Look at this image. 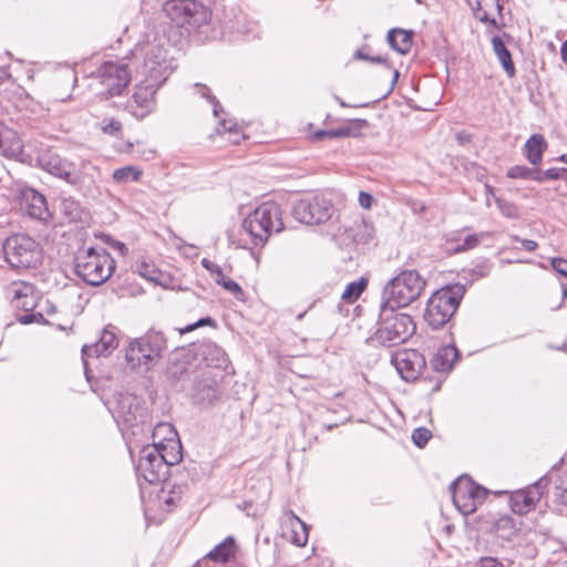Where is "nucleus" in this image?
I'll return each mask as SVG.
<instances>
[{"label": "nucleus", "instance_id": "f257e3e1", "mask_svg": "<svg viewBox=\"0 0 567 567\" xmlns=\"http://www.w3.org/2000/svg\"><path fill=\"white\" fill-rule=\"evenodd\" d=\"M133 59L136 62V75L144 82L164 84L175 69L167 50L155 40L138 45L133 51Z\"/></svg>", "mask_w": 567, "mask_h": 567}, {"label": "nucleus", "instance_id": "f03ea898", "mask_svg": "<svg viewBox=\"0 0 567 567\" xmlns=\"http://www.w3.org/2000/svg\"><path fill=\"white\" fill-rule=\"evenodd\" d=\"M399 308L380 303L378 328L370 340L384 347H394L408 341L415 332V323L408 313L398 312Z\"/></svg>", "mask_w": 567, "mask_h": 567}, {"label": "nucleus", "instance_id": "7ed1b4c3", "mask_svg": "<svg viewBox=\"0 0 567 567\" xmlns=\"http://www.w3.org/2000/svg\"><path fill=\"white\" fill-rule=\"evenodd\" d=\"M115 270V260L103 247L80 248L74 256V271L90 286L104 284Z\"/></svg>", "mask_w": 567, "mask_h": 567}, {"label": "nucleus", "instance_id": "20e7f679", "mask_svg": "<svg viewBox=\"0 0 567 567\" xmlns=\"http://www.w3.org/2000/svg\"><path fill=\"white\" fill-rule=\"evenodd\" d=\"M35 162L47 173L63 179L79 189L90 188L93 184V177L89 171H95L96 167L89 163H82L78 166L50 148L41 151Z\"/></svg>", "mask_w": 567, "mask_h": 567}, {"label": "nucleus", "instance_id": "39448f33", "mask_svg": "<svg viewBox=\"0 0 567 567\" xmlns=\"http://www.w3.org/2000/svg\"><path fill=\"white\" fill-rule=\"evenodd\" d=\"M425 287L426 280L417 270H402L383 287L381 302L395 308H405L421 297Z\"/></svg>", "mask_w": 567, "mask_h": 567}, {"label": "nucleus", "instance_id": "423d86ee", "mask_svg": "<svg viewBox=\"0 0 567 567\" xmlns=\"http://www.w3.org/2000/svg\"><path fill=\"white\" fill-rule=\"evenodd\" d=\"M280 206L275 202H264L250 213L241 224L255 246H264L272 234L284 229Z\"/></svg>", "mask_w": 567, "mask_h": 567}, {"label": "nucleus", "instance_id": "0eeeda50", "mask_svg": "<svg viewBox=\"0 0 567 567\" xmlns=\"http://www.w3.org/2000/svg\"><path fill=\"white\" fill-rule=\"evenodd\" d=\"M465 293V286L454 284L436 290L427 300L424 319L433 329L445 326L456 312Z\"/></svg>", "mask_w": 567, "mask_h": 567}, {"label": "nucleus", "instance_id": "6e6552de", "mask_svg": "<svg viewBox=\"0 0 567 567\" xmlns=\"http://www.w3.org/2000/svg\"><path fill=\"white\" fill-rule=\"evenodd\" d=\"M163 11L171 22L181 29V35L189 34L210 21L212 12L196 0H167Z\"/></svg>", "mask_w": 567, "mask_h": 567}, {"label": "nucleus", "instance_id": "1a4fd4ad", "mask_svg": "<svg viewBox=\"0 0 567 567\" xmlns=\"http://www.w3.org/2000/svg\"><path fill=\"white\" fill-rule=\"evenodd\" d=\"M166 349V339L163 332L151 331L144 337L130 342L125 358L133 367L150 370L154 367Z\"/></svg>", "mask_w": 567, "mask_h": 567}, {"label": "nucleus", "instance_id": "9d476101", "mask_svg": "<svg viewBox=\"0 0 567 567\" xmlns=\"http://www.w3.org/2000/svg\"><path fill=\"white\" fill-rule=\"evenodd\" d=\"M6 261L12 267L24 269L35 266L42 258L38 241L27 234H13L2 244Z\"/></svg>", "mask_w": 567, "mask_h": 567}, {"label": "nucleus", "instance_id": "9b49d317", "mask_svg": "<svg viewBox=\"0 0 567 567\" xmlns=\"http://www.w3.org/2000/svg\"><path fill=\"white\" fill-rule=\"evenodd\" d=\"M450 491L454 506L465 516L474 513L486 497V489L477 485L468 475H461L452 482Z\"/></svg>", "mask_w": 567, "mask_h": 567}, {"label": "nucleus", "instance_id": "f8f14e48", "mask_svg": "<svg viewBox=\"0 0 567 567\" xmlns=\"http://www.w3.org/2000/svg\"><path fill=\"white\" fill-rule=\"evenodd\" d=\"M224 374L204 370L195 377L190 391L192 402L202 408H209L218 402L223 394L221 381Z\"/></svg>", "mask_w": 567, "mask_h": 567}, {"label": "nucleus", "instance_id": "ddd939ff", "mask_svg": "<svg viewBox=\"0 0 567 567\" xmlns=\"http://www.w3.org/2000/svg\"><path fill=\"white\" fill-rule=\"evenodd\" d=\"M333 204L322 195L300 199L292 209L297 220L307 225H318L329 220L333 214Z\"/></svg>", "mask_w": 567, "mask_h": 567}, {"label": "nucleus", "instance_id": "4468645a", "mask_svg": "<svg viewBox=\"0 0 567 567\" xmlns=\"http://www.w3.org/2000/svg\"><path fill=\"white\" fill-rule=\"evenodd\" d=\"M164 460L156 446H144L140 452V460L136 466L138 477L144 478L148 484L165 481L168 470Z\"/></svg>", "mask_w": 567, "mask_h": 567}, {"label": "nucleus", "instance_id": "2eb2a0df", "mask_svg": "<svg viewBox=\"0 0 567 567\" xmlns=\"http://www.w3.org/2000/svg\"><path fill=\"white\" fill-rule=\"evenodd\" d=\"M97 78L105 90L103 93L107 96H115L120 95L128 85L131 74L126 63L107 61L100 66Z\"/></svg>", "mask_w": 567, "mask_h": 567}, {"label": "nucleus", "instance_id": "dca6fc26", "mask_svg": "<svg viewBox=\"0 0 567 567\" xmlns=\"http://www.w3.org/2000/svg\"><path fill=\"white\" fill-rule=\"evenodd\" d=\"M549 481L550 478L543 476L527 487L512 492L509 495L511 509L518 515H524L535 509L536 504L548 487Z\"/></svg>", "mask_w": 567, "mask_h": 567}, {"label": "nucleus", "instance_id": "f3484780", "mask_svg": "<svg viewBox=\"0 0 567 567\" xmlns=\"http://www.w3.org/2000/svg\"><path fill=\"white\" fill-rule=\"evenodd\" d=\"M162 85L151 81L144 82L140 79L132 100L127 104L130 113L137 120H143L154 112L156 107L155 94Z\"/></svg>", "mask_w": 567, "mask_h": 567}, {"label": "nucleus", "instance_id": "a211bd4d", "mask_svg": "<svg viewBox=\"0 0 567 567\" xmlns=\"http://www.w3.org/2000/svg\"><path fill=\"white\" fill-rule=\"evenodd\" d=\"M189 350L195 357V362L200 363V368H197L199 372L212 370L224 374V371L228 367L229 361L226 352L214 342H204L193 346Z\"/></svg>", "mask_w": 567, "mask_h": 567}, {"label": "nucleus", "instance_id": "6ab92c4d", "mask_svg": "<svg viewBox=\"0 0 567 567\" xmlns=\"http://www.w3.org/2000/svg\"><path fill=\"white\" fill-rule=\"evenodd\" d=\"M16 197L20 209L29 217L42 221L51 217L45 197L34 188L21 186L17 189Z\"/></svg>", "mask_w": 567, "mask_h": 567}, {"label": "nucleus", "instance_id": "aec40b11", "mask_svg": "<svg viewBox=\"0 0 567 567\" xmlns=\"http://www.w3.org/2000/svg\"><path fill=\"white\" fill-rule=\"evenodd\" d=\"M391 361L401 378L408 382L416 380L426 365L424 355L414 349L399 351Z\"/></svg>", "mask_w": 567, "mask_h": 567}, {"label": "nucleus", "instance_id": "412c9836", "mask_svg": "<svg viewBox=\"0 0 567 567\" xmlns=\"http://www.w3.org/2000/svg\"><path fill=\"white\" fill-rule=\"evenodd\" d=\"M163 433L165 436L159 443H154L152 446H156L159 450L164 463L167 465V470L171 466L178 464L183 458L182 444L177 440V433L173 426L168 423H161L155 427L154 435Z\"/></svg>", "mask_w": 567, "mask_h": 567}, {"label": "nucleus", "instance_id": "4be33fe9", "mask_svg": "<svg viewBox=\"0 0 567 567\" xmlns=\"http://www.w3.org/2000/svg\"><path fill=\"white\" fill-rule=\"evenodd\" d=\"M197 368H200V363L195 362V357L189 348L182 349L175 352L167 367L166 375L171 382L178 383L189 378L193 373L199 372Z\"/></svg>", "mask_w": 567, "mask_h": 567}, {"label": "nucleus", "instance_id": "5701e85b", "mask_svg": "<svg viewBox=\"0 0 567 567\" xmlns=\"http://www.w3.org/2000/svg\"><path fill=\"white\" fill-rule=\"evenodd\" d=\"M115 327L109 326L106 327L102 333L100 339L93 344H85L82 347V360L85 368V372H87V358L90 357H106L114 349L117 348L118 341L115 334Z\"/></svg>", "mask_w": 567, "mask_h": 567}, {"label": "nucleus", "instance_id": "b1692460", "mask_svg": "<svg viewBox=\"0 0 567 567\" xmlns=\"http://www.w3.org/2000/svg\"><path fill=\"white\" fill-rule=\"evenodd\" d=\"M0 155L25 162L22 141L14 130L0 122Z\"/></svg>", "mask_w": 567, "mask_h": 567}, {"label": "nucleus", "instance_id": "393cba45", "mask_svg": "<svg viewBox=\"0 0 567 567\" xmlns=\"http://www.w3.org/2000/svg\"><path fill=\"white\" fill-rule=\"evenodd\" d=\"M202 266L208 270L213 276H215V281L217 285L221 286L225 290L230 292L238 300H241L244 297V290L235 280L226 277L223 272V269L215 262L210 261L207 258H203L200 261Z\"/></svg>", "mask_w": 567, "mask_h": 567}, {"label": "nucleus", "instance_id": "a878e982", "mask_svg": "<svg viewBox=\"0 0 567 567\" xmlns=\"http://www.w3.org/2000/svg\"><path fill=\"white\" fill-rule=\"evenodd\" d=\"M238 546L233 536H227L221 543L209 550L205 558L214 563L226 564L236 559Z\"/></svg>", "mask_w": 567, "mask_h": 567}, {"label": "nucleus", "instance_id": "bb28decb", "mask_svg": "<svg viewBox=\"0 0 567 567\" xmlns=\"http://www.w3.org/2000/svg\"><path fill=\"white\" fill-rule=\"evenodd\" d=\"M489 233L482 231L478 234H470L466 235L464 238H461V231H456L455 234L451 235V237L447 239L449 243L455 244L450 248L451 254H461L471 249H474L477 247L484 238L489 237Z\"/></svg>", "mask_w": 567, "mask_h": 567}, {"label": "nucleus", "instance_id": "cd10ccee", "mask_svg": "<svg viewBox=\"0 0 567 567\" xmlns=\"http://www.w3.org/2000/svg\"><path fill=\"white\" fill-rule=\"evenodd\" d=\"M547 148V142L542 134H533L524 145L525 156L528 162L537 167L542 164L543 154Z\"/></svg>", "mask_w": 567, "mask_h": 567}, {"label": "nucleus", "instance_id": "c85d7f7f", "mask_svg": "<svg viewBox=\"0 0 567 567\" xmlns=\"http://www.w3.org/2000/svg\"><path fill=\"white\" fill-rule=\"evenodd\" d=\"M12 301L16 308L31 311L35 307L33 287L28 284H16L12 287Z\"/></svg>", "mask_w": 567, "mask_h": 567}, {"label": "nucleus", "instance_id": "c756f323", "mask_svg": "<svg viewBox=\"0 0 567 567\" xmlns=\"http://www.w3.org/2000/svg\"><path fill=\"white\" fill-rule=\"evenodd\" d=\"M460 353L456 347L445 346L434 354L431 360V365L435 371H449L452 369L454 362L458 358Z\"/></svg>", "mask_w": 567, "mask_h": 567}, {"label": "nucleus", "instance_id": "7c9ffc66", "mask_svg": "<svg viewBox=\"0 0 567 567\" xmlns=\"http://www.w3.org/2000/svg\"><path fill=\"white\" fill-rule=\"evenodd\" d=\"M492 45H493V51H494L495 55L497 56L501 65L503 66L505 73L507 74V76L511 79L514 78L516 74L515 64L512 60V54H511L509 50L506 48L504 41L498 35H495L492 39Z\"/></svg>", "mask_w": 567, "mask_h": 567}, {"label": "nucleus", "instance_id": "2f4dec72", "mask_svg": "<svg viewBox=\"0 0 567 567\" xmlns=\"http://www.w3.org/2000/svg\"><path fill=\"white\" fill-rule=\"evenodd\" d=\"M412 31L394 28L388 32L390 47L400 54H406L412 48Z\"/></svg>", "mask_w": 567, "mask_h": 567}, {"label": "nucleus", "instance_id": "473e14b6", "mask_svg": "<svg viewBox=\"0 0 567 567\" xmlns=\"http://www.w3.org/2000/svg\"><path fill=\"white\" fill-rule=\"evenodd\" d=\"M138 404L136 398L126 395L118 400L117 415L127 425H133L137 421Z\"/></svg>", "mask_w": 567, "mask_h": 567}, {"label": "nucleus", "instance_id": "72a5a7b5", "mask_svg": "<svg viewBox=\"0 0 567 567\" xmlns=\"http://www.w3.org/2000/svg\"><path fill=\"white\" fill-rule=\"evenodd\" d=\"M286 516L291 527V542L297 546H305L308 542V526L292 511H287Z\"/></svg>", "mask_w": 567, "mask_h": 567}, {"label": "nucleus", "instance_id": "f704fd0d", "mask_svg": "<svg viewBox=\"0 0 567 567\" xmlns=\"http://www.w3.org/2000/svg\"><path fill=\"white\" fill-rule=\"evenodd\" d=\"M60 210L70 223L83 221L87 215L80 202L73 197L63 198L60 203Z\"/></svg>", "mask_w": 567, "mask_h": 567}, {"label": "nucleus", "instance_id": "c9c22d12", "mask_svg": "<svg viewBox=\"0 0 567 567\" xmlns=\"http://www.w3.org/2000/svg\"><path fill=\"white\" fill-rule=\"evenodd\" d=\"M368 286V280L361 277L357 281H352L347 285L344 291L341 295V299L348 303L355 302Z\"/></svg>", "mask_w": 567, "mask_h": 567}, {"label": "nucleus", "instance_id": "e433bc0d", "mask_svg": "<svg viewBox=\"0 0 567 567\" xmlns=\"http://www.w3.org/2000/svg\"><path fill=\"white\" fill-rule=\"evenodd\" d=\"M142 176V171L135 166H124L113 172L112 177L116 184L124 185L130 182H137Z\"/></svg>", "mask_w": 567, "mask_h": 567}, {"label": "nucleus", "instance_id": "4c0bfd02", "mask_svg": "<svg viewBox=\"0 0 567 567\" xmlns=\"http://www.w3.org/2000/svg\"><path fill=\"white\" fill-rule=\"evenodd\" d=\"M506 175L509 178L540 182L539 169L536 167L530 168L523 165H515L507 171Z\"/></svg>", "mask_w": 567, "mask_h": 567}, {"label": "nucleus", "instance_id": "58836bf2", "mask_svg": "<svg viewBox=\"0 0 567 567\" xmlns=\"http://www.w3.org/2000/svg\"><path fill=\"white\" fill-rule=\"evenodd\" d=\"M554 484L555 499L567 506V468L556 474Z\"/></svg>", "mask_w": 567, "mask_h": 567}, {"label": "nucleus", "instance_id": "ea45409f", "mask_svg": "<svg viewBox=\"0 0 567 567\" xmlns=\"http://www.w3.org/2000/svg\"><path fill=\"white\" fill-rule=\"evenodd\" d=\"M195 89L203 97L207 99L212 103L213 113L217 117L219 112H223V107L216 96L210 94L209 87L205 84L197 83L195 84Z\"/></svg>", "mask_w": 567, "mask_h": 567}, {"label": "nucleus", "instance_id": "a19ab883", "mask_svg": "<svg viewBox=\"0 0 567 567\" xmlns=\"http://www.w3.org/2000/svg\"><path fill=\"white\" fill-rule=\"evenodd\" d=\"M431 437L432 433L426 427H417L412 432V441L420 449L424 447Z\"/></svg>", "mask_w": 567, "mask_h": 567}, {"label": "nucleus", "instance_id": "79ce46f5", "mask_svg": "<svg viewBox=\"0 0 567 567\" xmlns=\"http://www.w3.org/2000/svg\"><path fill=\"white\" fill-rule=\"evenodd\" d=\"M103 133L117 137L122 132V124L115 118H105L101 124Z\"/></svg>", "mask_w": 567, "mask_h": 567}, {"label": "nucleus", "instance_id": "37998d69", "mask_svg": "<svg viewBox=\"0 0 567 567\" xmlns=\"http://www.w3.org/2000/svg\"><path fill=\"white\" fill-rule=\"evenodd\" d=\"M495 202H496L497 208L499 209L502 215H504L505 217L514 218L517 216V209L514 204H512L507 200L501 199V198H495Z\"/></svg>", "mask_w": 567, "mask_h": 567}, {"label": "nucleus", "instance_id": "c03bdc74", "mask_svg": "<svg viewBox=\"0 0 567 567\" xmlns=\"http://www.w3.org/2000/svg\"><path fill=\"white\" fill-rule=\"evenodd\" d=\"M136 267H137V272L142 277L146 278L150 281H157L158 280V276H157L158 271L154 267L148 266L145 262H141Z\"/></svg>", "mask_w": 567, "mask_h": 567}, {"label": "nucleus", "instance_id": "a18cd8bd", "mask_svg": "<svg viewBox=\"0 0 567 567\" xmlns=\"http://www.w3.org/2000/svg\"><path fill=\"white\" fill-rule=\"evenodd\" d=\"M18 321L21 324H30V323H47V319L41 312L25 313L18 317Z\"/></svg>", "mask_w": 567, "mask_h": 567}, {"label": "nucleus", "instance_id": "49530a36", "mask_svg": "<svg viewBox=\"0 0 567 567\" xmlns=\"http://www.w3.org/2000/svg\"><path fill=\"white\" fill-rule=\"evenodd\" d=\"M563 171H564V167H553V168H548L544 172L539 171V175H540V182L539 183H543L545 179H563Z\"/></svg>", "mask_w": 567, "mask_h": 567}, {"label": "nucleus", "instance_id": "de8ad7c7", "mask_svg": "<svg viewBox=\"0 0 567 567\" xmlns=\"http://www.w3.org/2000/svg\"><path fill=\"white\" fill-rule=\"evenodd\" d=\"M203 326H212V327H215L216 326V322L213 318L210 317H205V318H200L199 320H197L195 323H192V324H188L186 326L184 329H181V333H185V332H189V331H193L194 329L198 328V327H203Z\"/></svg>", "mask_w": 567, "mask_h": 567}, {"label": "nucleus", "instance_id": "09e8293b", "mask_svg": "<svg viewBox=\"0 0 567 567\" xmlns=\"http://www.w3.org/2000/svg\"><path fill=\"white\" fill-rule=\"evenodd\" d=\"M551 266L555 271L567 278V260L564 258H553Z\"/></svg>", "mask_w": 567, "mask_h": 567}, {"label": "nucleus", "instance_id": "8fccbe9b", "mask_svg": "<svg viewBox=\"0 0 567 567\" xmlns=\"http://www.w3.org/2000/svg\"><path fill=\"white\" fill-rule=\"evenodd\" d=\"M475 567H504L503 564L494 557L481 558Z\"/></svg>", "mask_w": 567, "mask_h": 567}, {"label": "nucleus", "instance_id": "3c124183", "mask_svg": "<svg viewBox=\"0 0 567 567\" xmlns=\"http://www.w3.org/2000/svg\"><path fill=\"white\" fill-rule=\"evenodd\" d=\"M358 199H359V204H360V206H361L362 208H364V209H369V208H371V206H372V202H373V197H372V195H371V194H369V193H367V192L361 190V192L359 193V198H358Z\"/></svg>", "mask_w": 567, "mask_h": 567}, {"label": "nucleus", "instance_id": "603ef678", "mask_svg": "<svg viewBox=\"0 0 567 567\" xmlns=\"http://www.w3.org/2000/svg\"><path fill=\"white\" fill-rule=\"evenodd\" d=\"M351 134V128L349 126L340 127L336 130H329V138H343Z\"/></svg>", "mask_w": 567, "mask_h": 567}, {"label": "nucleus", "instance_id": "864d4df0", "mask_svg": "<svg viewBox=\"0 0 567 567\" xmlns=\"http://www.w3.org/2000/svg\"><path fill=\"white\" fill-rule=\"evenodd\" d=\"M355 58H358L360 60H365V61H369L372 63H385L386 62L385 59H383L381 55L371 56V55L363 53L361 50H358L355 52Z\"/></svg>", "mask_w": 567, "mask_h": 567}, {"label": "nucleus", "instance_id": "5fc2aeb1", "mask_svg": "<svg viewBox=\"0 0 567 567\" xmlns=\"http://www.w3.org/2000/svg\"><path fill=\"white\" fill-rule=\"evenodd\" d=\"M514 239L519 241L522 247L527 251H534L537 248V243L533 239H522L518 236H515Z\"/></svg>", "mask_w": 567, "mask_h": 567}, {"label": "nucleus", "instance_id": "6e6d98bb", "mask_svg": "<svg viewBox=\"0 0 567 567\" xmlns=\"http://www.w3.org/2000/svg\"><path fill=\"white\" fill-rule=\"evenodd\" d=\"M219 125L223 127L224 131H227L229 133L237 132L236 124L233 123L230 120H221L219 122Z\"/></svg>", "mask_w": 567, "mask_h": 567}, {"label": "nucleus", "instance_id": "4d7b16f0", "mask_svg": "<svg viewBox=\"0 0 567 567\" xmlns=\"http://www.w3.org/2000/svg\"><path fill=\"white\" fill-rule=\"evenodd\" d=\"M172 495L167 496V497H162L163 498V502L167 505H172L175 503L176 499L179 498V495H181V492L177 494L176 492L172 491L171 492Z\"/></svg>", "mask_w": 567, "mask_h": 567}, {"label": "nucleus", "instance_id": "13d9d810", "mask_svg": "<svg viewBox=\"0 0 567 567\" xmlns=\"http://www.w3.org/2000/svg\"><path fill=\"white\" fill-rule=\"evenodd\" d=\"M323 138H329V130H320L313 133V140L320 141Z\"/></svg>", "mask_w": 567, "mask_h": 567}, {"label": "nucleus", "instance_id": "bf43d9fd", "mask_svg": "<svg viewBox=\"0 0 567 567\" xmlns=\"http://www.w3.org/2000/svg\"><path fill=\"white\" fill-rule=\"evenodd\" d=\"M560 55L564 62H567V40L563 42L560 48Z\"/></svg>", "mask_w": 567, "mask_h": 567}, {"label": "nucleus", "instance_id": "052dcab7", "mask_svg": "<svg viewBox=\"0 0 567 567\" xmlns=\"http://www.w3.org/2000/svg\"><path fill=\"white\" fill-rule=\"evenodd\" d=\"M480 20H481L482 22H489L491 24L496 25V20H495V19H489L486 12H484V13L480 17Z\"/></svg>", "mask_w": 567, "mask_h": 567}, {"label": "nucleus", "instance_id": "680f3d73", "mask_svg": "<svg viewBox=\"0 0 567 567\" xmlns=\"http://www.w3.org/2000/svg\"><path fill=\"white\" fill-rule=\"evenodd\" d=\"M475 272H477L478 276L484 277L487 276L488 268L486 266H480L477 267V270H475Z\"/></svg>", "mask_w": 567, "mask_h": 567}, {"label": "nucleus", "instance_id": "e2e57ef3", "mask_svg": "<svg viewBox=\"0 0 567 567\" xmlns=\"http://www.w3.org/2000/svg\"><path fill=\"white\" fill-rule=\"evenodd\" d=\"M511 523H512V519H511L509 517L502 518V519H499V522H498V527H499V526L508 525V524H511Z\"/></svg>", "mask_w": 567, "mask_h": 567}, {"label": "nucleus", "instance_id": "0e129e2a", "mask_svg": "<svg viewBox=\"0 0 567 567\" xmlns=\"http://www.w3.org/2000/svg\"><path fill=\"white\" fill-rule=\"evenodd\" d=\"M398 78H399V71H398V70H394V71H393V80H392V86H391V89H392V87L394 86V84L396 83Z\"/></svg>", "mask_w": 567, "mask_h": 567}, {"label": "nucleus", "instance_id": "69168bd1", "mask_svg": "<svg viewBox=\"0 0 567 567\" xmlns=\"http://www.w3.org/2000/svg\"><path fill=\"white\" fill-rule=\"evenodd\" d=\"M558 161H560V162H563V163L567 164V154H563V155H560V156H559V158H558Z\"/></svg>", "mask_w": 567, "mask_h": 567}, {"label": "nucleus", "instance_id": "338daca9", "mask_svg": "<svg viewBox=\"0 0 567 567\" xmlns=\"http://www.w3.org/2000/svg\"><path fill=\"white\" fill-rule=\"evenodd\" d=\"M495 2H496L497 10L501 13L502 10H503V6L501 4V0H495Z\"/></svg>", "mask_w": 567, "mask_h": 567}, {"label": "nucleus", "instance_id": "774afa93", "mask_svg": "<svg viewBox=\"0 0 567 567\" xmlns=\"http://www.w3.org/2000/svg\"><path fill=\"white\" fill-rule=\"evenodd\" d=\"M563 179L567 182V168H564L563 171Z\"/></svg>", "mask_w": 567, "mask_h": 567}]
</instances>
